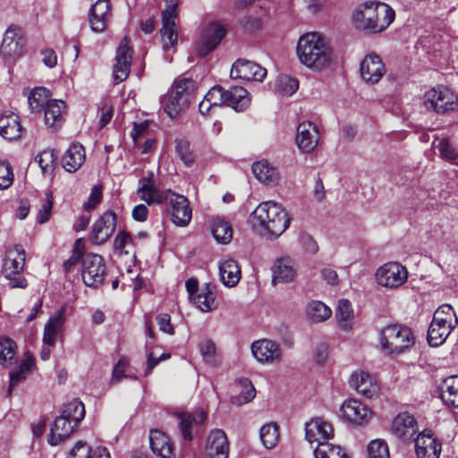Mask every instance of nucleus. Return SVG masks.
Segmentation results:
<instances>
[{
	"label": "nucleus",
	"instance_id": "60",
	"mask_svg": "<svg viewBox=\"0 0 458 458\" xmlns=\"http://www.w3.org/2000/svg\"><path fill=\"white\" fill-rule=\"evenodd\" d=\"M109 19L110 18L107 16L99 15L89 11V21L91 30L96 33L103 32L106 28V24Z\"/></svg>",
	"mask_w": 458,
	"mask_h": 458
},
{
	"label": "nucleus",
	"instance_id": "3",
	"mask_svg": "<svg viewBox=\"0 0 458 458\" xmlns=\"http://www.w3.org/2000/svg\"><path fill=\"white\" fill-rule=\"evenodd\" d=\"M296 55L301 64L313 71H322L330 65L333 51L326 38L318 32H308L300 37Z\"/></svg>",
	"mask_w": 458,
	"mask_h": 458
},
{
	"label": "nucleus",
	"instance_id": "51",
	"mask_svg": "<svg viewBox=\"0 0 458 458\" xmlns=\"http://www.w3.org/2000/svg\"><path fill=\"white\" fill-rule=\"evenodd\" d=\"M276 90L284 96L293 95L299 88V81L297 79L288 75L278 76L276 82Z\"/></svg>",
	"mask_w": 458,
	"mask_h": 458
},
{
	"label": "nucleus",
	"instance_id": "61",
	"mask_svg": "<svg viewBox=\"0 0 458 458\" xmlns=\"http://www.w3.org/2000/svg\"><path fill=\"white\" fill-rule=\"evenodd\" d=\"M130 360L127 357H121L113 369V380L120 381L122 378L127 377L125 374L126 369L129 367Z\"/></svg>",
	"mask_w": 458,
	"mask_h": 458
},
{
	"label": "nucleus",
	"instance_id": "14",
	"mask_svg": "<svg viewBox=\"0 0 458 458\" xmlns=\"http://www.w3.org/2000/svg\"><path fill=\"white\" fill-rule=\"evenodd\" d=\"M250 349L255 360L261 364H278L282 360V351L272 340H256L251 344Z\"/></svg>",
	"mask_w": 458,
	"mask_h": 458
},
{
	"label": "nucleus",
	"instance_id": "9",
	"mask_svg": "<svg viewBox=\"0 0 458 458\" xmlns=\"http://www.w3.org/2000/svg\"><path fill=\"white\" fill-rule=\"evenodd\" d=\"M26 39L21 29L10 25L4 34L0 47V55L7 62H13L23 55Z\"/></svg>",
	"mask_w": 458,
	"mask_h": 458
},
{
	"label": "nucleus",
	"instance_id": "21",
	"mask_svg": "<svg viewBox=\"0 0 458 458\" xmlns=\"http://www.w3.org/2000/svg\"><path fill=\"white\" fill-rule=\"evenodd\" d=\"M360 75L369 84L377 83L386 72L385 64L376 54H369L360 63Z\"/></svg>",
	"mask_w": 458,
	"mask_h": 458
},
{
	"label": "nucleus",
	"instance_id": "55",
	"mask_svg": "<svg viewBox=\"0 0 458 458\" xmlns=\"http://www.w3.org/2000/svg\"><path fill=\"white\" fill-rule=\"evenodd\" d=\"M442 158L447 161H454L458 157V150L449 142L447 139H442L436 147Z\"/></svg>",
	"mask_w": 458,
	"mask_h": 458
},
{
	"label": "nucleus",
	"instance_id": "32",
	"mask_svg": "<svg viewBox=\"0 0 458 458\" xmlns=\"http://www.w3.org/2000/svg\"><path fill=\"white\" fill-rule=\"evenodd\" d=\"M85 161V150L81 144L72 143L62 158L63 167L69 173L76 172Z\"/></svg>",
	"mask_w": 458,
	"mask_h": 458
},
{
	"label": "nucleus",
	"instance_id": "44",
	"mask_svg": "<svg viewBox=\"0 0 458 458\" xmlns=\"http://www.w3.org/2000/svg\"><path fill=\"white\" fill-rule=\"evenodd\" d=\"M17 344L9 337H0V365L10 367L16 361Z\"/></svg>",
	"mask_w": 458,
	"mask_h": 458
},
{
	"label": "nucleus",
	"instance_id": "16",
	"mask_svg": "<svg viewBox=\"0 0 458 458\" xmlns=\"http://www.w3.org/2000/svg\"><path fill=\"white\" fill-rule=\"evenodd\" d=\"M206 419L207 412L202 409H199L193 413H178V428L182 438L188 442L191 441L198 428L203 425Z\"/></svg>",
	"mask_w": 458,
	"mask_h": 458
},
{
	"label": "nucleus",
	"instance_id": "58",
	"mask_svg": "<svg viewBox=\"0 0 458 458\" xmlns=\"http://www.w3.org/2000/svg\"><path fill=\"white\" fill-rule=\"evenodd\" d=\"M133 244V239L131 235L126 231H121L115 237L114 249L120 254H129V250L126 247Z\"/></svg>",
	"mask_w": 458,
	"mask_h": 458
},
{
	"label": "nucleus",
	"instance_id": "36",
	"mask_svg": "<svg viewBox=\"0 0 458 458\" xmlns=\"http://www.w3.org/2000/svg\"><path fill=\"white\" fill-rule=\"evenodd\" d=\"M65 107L64 102L52 99L47 103L45 110V123L48 128L57 129L63 122V111Z\"/></svg>",
	"mask_w": 458,
	"mask_h": 458
},
{
	"label": "nucleus",
	"instance_id": "49",
	"mask_svg": "<svg viewBox=\"0 0 458 458\" xmlns=\"http://www.w3.org/2000/svg\"><path fill=\"white\" fill-rule=\"evenodd\" d=\"M260 440L267 449L276 446L279 439V433L276 424L267 423L260 428Z\"/></svg>",
	"mask_w": 458,
	"mask_h": 458
},
{
	"label": "nucleus",
	"instance_id": "47",
	"mask_svg": "<svg viewBox=\"0 0 458 458\" xmlns=\"http://www.w3.org/2000/svg\"><path fill=\"white\" fill-rule=\"evenodd\" d=\"M56 156L54 149L47 148L39 152L35 161L38 164L41 168L42 174L46 176H51L55 170Z\"/></svg>",
	"mask_w": 458,
	"mask_h": 458
},
{
	"label": "nucleus",
	"instance_id": "27",
	"mask_svg": "<svg viewBox=\"0 0 458 458\" xmlns=\"http://www.w3.org/2000/svg\"><path fill=\"white\" fill-rule=\"evenodd\" d=\"M272 284H286L293 282L297 276V265L289 257L277 259L272 268Z\"/></svg>",
	"mask_w": 458,
	"mask_h": 458
},
{
	"label": "nucleus",
	"instance_id": "62",
	"mask_svg": "<svg viewBox=\"0 0 458 458\" xmlns=\"http://www.w3.org/2000/svg\"><path fill=\"white\" fill-rule=\"evenodd\" d=\"M242 385L244 390L241 393L240 396L238 397V403L240 404L249 403L256 395V390L250 381H249L248 379H244L242 381Z\"/></svg>",
	"mask_w": 458,
	"mask_h": 458
},
{
	"label": "nucleus",
	"instance_id": "59",
	"mask_svg": "<svg viewBox=\"0 0 458 458\" xmlns=\"http://www.w3.org/2000/svg\"><path fill=\"white\" fill-rule=\"evenodd\" d=\"M207 101H209L215 107L225 104V90L222 86H214L205 96Z\"/></svg>",
	"mask_w": 458,
	"mask_h": 458
},
{
	"label": "nucleus",
	"instance_id": "28",
	"mask_svg": "<svg viewBox=\"0 0 458 458\" xmlns=\"http://www.w3.org/2000/svg\"><path fill=\"white\" fill-rule=\"evenodd\" d=\"M437 391L446 407L458 408V375L443 378L437 386Z\"/></svg>",
	"mask_w": 458,
	"mask_h": 458
},
{
	"label": "nucleus",
	"instance_id": "34",
	"mask_svg": "<svg viewBox=\"0 0 458 458\" xmlns=\"http://www.w3.org/2000/svg\"><path fill=\"white\" fill-rule=\"evenodd\" d=\"M455 327V326L440 323L439 321L432 318L427 336L429 345L437 347L443 344Z\"/></svg>",
	"mask_w": 458,
	"mask_h": 458
},
{
	"label": "nucleus",
	"instance_id": "53",
	"mask_svg": "<svg viewBox=\"0 0 458 458\" xmlns=\"http://www.w3.org/2000/svg\"><path fill=\"white\" fill-rule=\"evenodd\" d=\"M176 153L181 160L187 165L191 166L194 162V157L190 148V143L186 139L176 140Z\"/></svg>",
	"mask_w": 458,
	"mask_h": 458
},
{
	"label": "nucleus",
	"instance_id": "31",
	"mask_svg": "<svg viewBox=\"0 0 458 458\" xmlns=\"http://www.w3.org/2000/svg\"><path fill=\"white\" fill-rule=\"evenodd\" d=\"M252 173L259 182L267 186L276 185L280 179L277 168L267 160L255 162L252 165Z\"/></svg>",
	"mask_w": 458,
	"mask_h": 458
},
{
	"label": "nucleus",
	"instance_id": "11",
	"mask_svg": "<svg viewBox=\"0 0 458 458\" xmlns=\"http://www.w3.org/2000/svg\"><path fill=\"white\" fill-rule=\"evenodd\" d=\"M82 280L87 286L98 288L106 276V264L100 255L87 253L82 258Z\"/></svg>",
	"mask_w": 458,
	"mask_h": 458
},
{
	"label": "nucleus",
	"instance_id": "25",
	"mask_svg": "<svg viewBox=\"0 0 458 458\" xmlns=\"http://www.w3.org/2000/svg\"><path fill=\"white\" fill-rule=\"evenodd\" d=\"M296 144L298 148L306 153H310L318 143V130L310 122L301 123L297 127Z\"/></svg>",
	"mask_w": 458,
	"mask_h": 458
},
{
	"label": "nucleus",
	"instance_id": "29",
	"mask_svg": "<svg viewBox=\"0 0 458 458\" xmlns=\"http://www.w3.org/2000/svg\"><path fill=\"white\" fill-rule=\"evenodd\" d=\"M77 424L65 418L63 414L58 416L50 429L48 443L51 445H56L67 438L75 429Z\"/></svg>",
	"mask_w": 458,
	"mask_h": 458
},
{
	"label": "nucleus",
	"instance_id": "8",
	"mask_svg": "<svg viewBox=\"0 0 458 458\" xmlns=\"http://www.w3.org/2000/svg\"><path fill=\"white\" fill-rule=\"evenodd\" d=\"M226 35L225 27L218 21H210L201 30L196 41V52L199 56L205 57L213 52Z\"/></svg>",
	"mask_w": 458,
	"mask_h": 458
},
{
	"label": "nucleus",
	"instance_id": "38",
	"mask_svg": "<svg viewBox=\"0 0 458 458\" xmlns=\"http://www.w3.org/2000/svg\"><path fill=\"white\" fill-rule=\"evenodd\" d=\"M335 317L342 330L350 331L352 328L354 314L352 303L348 300L341 299L338 301Z\"/></svg>",
	"mask_w": 458,
	"mask_h": 458
},
{
	"label": "nucleus",
	"instance_id": "26",
	"mask_svg": "<svg viewBox=\"0 0 458 458\" xmlns=\"http://www.w3.org/2000/svg\"><path fill=\"white\" fill-rule=\"evenodd\" d=\"M350 385L366 398H372L379 392L377 381L368 372L363 370L356 371L352 374Z\"/></svg>",
	"mask_w": 458,
	"mask_h": 458
},
{
	"label": "nucleus",
	"instance_id": "6",
	"mask_svg": "<svg viewBox=\"0 0 458 458\" xmlns=\"http://www.w3.org/2000/svg\"><path fill=\"white\" fill-rule=\"evenodd\" d=\"M24 265L25 250L21 245L15 244L6 251L2 267L3 275L13 288L27 287V280L21 275Z\"/></svg>",
	"mask_w": 458,
	"mask_h": 458
},
{
	"label": "nucleus",
	"instance_id": "48",
	"mask_svg": "<svg viewBox=\"0 0 458 458\" xmlns=\"http://www.w3.org/2000/svg\"><path fill=\"white\" fill-rule=\"evenodd\" d=\"M48 98V90L46 88H35L28 98V103L32 111L38 112L50 101Z\"/></svg>",
	"mask_w": 458,
	"mask_h": 458
},
{
	"label": "nucleus",
	"instance_id": "35",
	"mask_svg": "<svg viewBox=\"0 0 458 458\" xmlns=\"http://www.w3.org/2000/svg\"><path fill=\"white\" fill-rule=\"evenodd\" d=\"M250 103L249 92L242 87H231L225 90V105L235 111H242Z\"/></svg>",
	"mask_w": 458,
	"mask_h": 458
},
{
	"label": "nucleus",
	"instance_id": "45",
	"mask_svg": "<svg viewBox=\"0 0 458 458\" xmlns=\"http://www.w3.org/2000/svg\"><path fill=\"white\" fill-rule=\"evenodd\" d=\"M61 414L78 425L85 416L84 404L78 398H74L64 405Z\"/></svg>",
	"mask_w": 458,
	"mask_h": 458
},
{
	"label": "nucleus",
	"instance_id": "37",
	"mask_svg": "<svg viewBox=\"0 0 458 458\" xmlns=\"http://www.w3.org/2000/svg\"><path fill=\"white\" fill-rule=\"evenodd\" d=\"M21 125L18 116L14 114L0 116V135L8 140H13L21 137Z\"/></svg>",
	"mask_w": 458,
	"mask_h": 458
},
{
	"label": "nucleus",
	"instance_id": "56",
	"mask_svg": "<svg viewBox=\"0 0 458 458\" xmlns=\"http://www.w3.org/2000/svg\"><path fill=\"white\" fill-rule=\"evenodd\" d=\"M13 182V168L6 160H0V190L7 189Z\"/></svg>",
	"mask_w": 458,
	"mask_h": 458
},
{
	"label": "nucleus",
	"instance_id": "30",
	"mask_svg": "<svg viewBox=\"0 0 458 458\" xmlns=\"http://www.w3.org/2000/svg\"><path fill=\"white\" fill-rule=\"evenodd\" d=\"M150 447L154 454L161 458H174V446L169 437L164 432L154 429L149 435Z\"/></svg>",
	"mask_w": 458,
	"mask_h": 458
},
{
	"label": "nucleus",
	"instance_id": "5",
	"mask_svg": "<svg viewBox=\"0 0 458 458\" xmlns=\"http://www.w3.org/2000/svg\"><path fill=\"white\" fill-rule=\"evenodd\" d=\"M193 89L194 81L191 79L183 78L174 81L173 87L162 100L164 111L170 118L176 117L189 106Z\"/></svg>",
	"mask_w": 458,
	"mask_h": 458
},
{
	"label": "nucleus",
	"instance_id": "63",
	"mask_svg": "<svg viewBox=\"0 0 458 458\" xmlns=\"http://www.w3.org/2000/svg\"><path fill=\"white\" fill-rule=\"evenodd\" d=\"M199 350L205 360L208 361L216 354V344L211 340H204L199 344Z\"/></svg>",
	"mask_w": 458,
	"mask_h": 458
},
{
	"label": "nucleus",
	"instance_id": "39",
	"mask_svg": "<svg viewBox=\"0 0 458 458\" xmlns=\"http://www.w3.org/2000/svg\"><path fill=\"white\" fill-rule=\"evenodd\" d=\"M163 42V49L168 51L174 48L178 40V33L175 24V18L162 17V28L160 30Z\"/></svg>",
	"mask_w": 458,
	"mask_h": 458
},
{
	"label": "nucleus",
	"instance_id": "19",
	"mask_svg": "<svg viewBox=\"0 0 458 458\" xmlns=\"http://www.w3.org/2000/svg\"><path fill=\"white\" fill-rule=\"evenodd\" d=\"M414 441L417 458H439L441 443L430 430L419 433Z\"/></svg>",
	"mask_w": 458,
	"mask_h": 458
},
{
	"label": "nucleus",
	"instance_id": "50",
	"mask_svg": "<svg viewBox=\"0 0 458 458\" xmlns=\"http://www.w3.org/2000/svg\"><path fill=\"white\" fill-rule=\"evenodd\" d=\"M433 318L440 323H445L455 327L458 325V318L450 304H443L439 306L434 312Z\"/></svg>",
	"mask_w": 458,
	"mask_h": 458
},
{
	"label": "nucleus",
	"instance_id": "24",
	"mask_svg": "<svg viewBox=\"0 0 458 458\" xmlns=\"http://www.w3.org/2000/svg\"><path fill=\"white\" fill-rule=\"evenodd\" d=\"M305 437L310 444L327 443V440L333 437V428L322 418H315L306 423Z\"/></svg>",
	"mask_w": 458,
	"mask_h": 458
},
{
	"label": "nucleus",
	"instance_id": "1",
	"mask_svg": "<svg viewBox=\"0 0 458 458\" xmlns=\"http://www.w3.org/2000/svg\"><path fill=\"white\" fill-rule=\"evenodd\" d=\"M395 18L394 10L386 3L368 0L358 4L352 12L353 27L365 34L385 31Z\"/></svg>",
	"mask_w": 458,
	"mask_h": 458
},
{
	"label": "nucleus",
	"instance_id": "15",
	"mask_svg": "<svg viewBox=\"0 0 458 458\" xmlns=\"http://www.w3.org/2000/svg\"><path fill=\"white\" fill-rule=\"evenodd\" d=\"M418 431V422L414 416L407 411L397 414L391 425V433L402 442L414 440Z\"/></svg>",
	"mask_w": 458,
	"mask_h": 458
},
{
	"label": "nucleus",
	"instance_id": "23",
	"mask_svg": "<svg viewBox=\"0 0 458 458\" xmlns=\"http://www.w3.org/2000/svg\"><path fill=\"white\" fill-rule=\"evenodd\" d=\"M116 225L115 214L108 210L105 212L93 225L92 241L94 243L102 244L113 234Z\"/></svg>",
	"mask_w": 458,
	"mask_h": 458
},
{
	"label": "nucleus",
	"instance_id": "22",
	"mask_svg": "<svg viewBox=\"0 0 458 458\" xmlns=\"http://www.w3.org/2000/svg\"><path fill=\"white\" fill-rule=\"evenodd\" d=\"M229 444L225 433L222 429H212L206 442L208 458H228Z\"/></svg>",
	"mask_w": 458,
	"mask_h": 458
},
{
	"label": "nucleus",
	"instance_id": "12",
	"mask_svg": "<svg viewBox=\"0 0 458 458\" xmlns=\"http://www.w3.org/2000/svg\"><path fill=\"white\" fill-rule=\"evenodd\" d=\"M408 279L407 268L397 262H388L381 266L376 272V280L381 286L396 289Z\"/></svg>",
	"mask_w": 458,
	"mask_h": 458
},
{
	"label": "nucleus",
	"instance_id": "42",
	"mask_svg": "<svg viewBox=\"0 0 458 458\" xmlns=\"http://www.w3.org/2000/svg\"><path fill=\"white\" fill-rule=\"evenodd\" d=\"M215 300V293L210 289L209 284H205L199 290V293H197L191 301L201 311L208 312L216 308Z\"/></svg>",
	"mask_w": 458,
	"mask_h": 458
},
{
	"label": "nucleus",
	"instance_id": "52",
	"mask_svg": "<svg viewBox=\"0 0 458 458\" xmlns=\"http://www.w3.org/2000/svg\"><path fill=\"white\" fill-rule=\"evenodd\" d=\"M369 458H390L388 445L382 439H375L368 445Z\"/></svg>",
	"mask_w": 458,
	"mask_h": 458
},
{
	"label": "nucleus",
	"instance_id": "10",
	"mask_svg": "<svg viewBox=\"0 0 458 458\" xmlns=\"http://www.w3.org/2000/svg\"><path fill=\"white\" fill-rule=\"evenodd\" d=\"M167 199L165 202L168 205L167 213L171 221L178 226L187 225L192 216V211L186 197L177 194L171 190L166 191Z\"/></svg>",
	"mask_w": 458,
	"mask_h": 458
},
{
	"label": "nucleus",
	"instance_id": "64",
	"mask_svg": "<svg viewBox=\"0 0 458 458\" xmlns=\"http://www.w3.org/2000/svg\"><path fill=\"white\" fill-rule=\"evenodd\" d=\"M92 13L99 15L111 17V5L110 0H98L90 8Z\"/></svg>",
	"mask_w": 458,
	"mask_h": 458
},
{
	"label": "nucleus",
	"instance_id": "46",
	"mask_svg": "<svg viewBox=\"0 0 458 458\" xmlns=\"http://www.w3.org/2000/svg\"><path fill=\"white\" fill-rule=\"evenodd\" d=\"M315 458H350L340 446L330 443L318 444L314 450Z\"/></svg>",
	"mask_w": 458,
	"mask_h": 458
},
{
	"label": "nucleus",
	"instance_id": "40",
	"mask_svg": "<svg viewBox=\"0 0 458 458\" xmlns=\"http://www.w3.org/2000/svg\"><path fill=\"white\" fill-rule=\"evenodd\" d=\"M70 458H111L106 447L98 446L91 449L89 445L82 441L76 443L71 450Z\"/></svg>",
	"mask_w": 458,
	"mask_h": 458
},
{
	"label": "nucleus",
	"instance_id": "13",
	"mask_svg": "<svg viewBox=\"0 0 458 458\" xmlns=\"http://www.w3.org/2000/svg\"><path fill=\"white\" fill-rule=\"evenodd\" d=\"M131 53L129 38L124 37L117 47L113 66V79L115 84L123 81L129 76L131 66Z\"/></svg>",
	"mask_w": 458,
	"mask_h": 458
},
{
	"label": "nucleus",
	"instance_id": "54",
	"mask_svg": "<svg viewBox=\"0 0 458 458\" xmlns=\"http://www.w3.org/2000/svg\"><path fill=\"white\" fill-rule=\"evenodd\" d=\"M66 318V306H62L55 313L52 314L45 327L61 332Z\"/></svg>",
	"mask_w": 458,
	"mask_h": 458
},
{
	"label": "nucleus",
	"instance_id": "7",
	"mask_svg": "<svg viewBox=\"0 0 458 458\" xmlns=\"http://www.w3.org/2000/svg\"><path fill=\"white\" fill-rule=\"evenodd\" d=\"M458 98L448 88L438 87L426 91L423 98V106L427 110H433L437 114H445L454 111L457 106Z\"/></svg>",
	"mask_w": 458,
	"mask_h": 458
},
{
	"label": "nucleus",
	"instance_id": "2",
	"mask_svg": "<svg viewBox=\"0 0 458 458\" xmlns=\"http://www.w3.org/2000/svg\"><path fill=\"white\" fill-rule=\"evenodd\" d=\"M252 227L262 236L277 238L289 226L287 212L276 202H261L250 216Z\"/></svg>",
	"mask_w": 458,
	"mask_h": 458
},
{
	"label": "nucleus",
	"instance_id": "4",
	"mask_svg": "<svg viewBox=\"0 0 458 458\" xmlns=\"http://www.w3.org/2000/svg\"><path fill=\"white\" fill-rule=\"evenodd\" d=\"M415 344L411 330L397 324L387 325L380 331V345L384 352L397 356L410 350Z\"/></svg>",
	"mask_w": 458,
	"mask_h": 458
},
{
	"label": "nucleus",
	"instance_id": "43",
	"mask_svg": "<svg viewBox=\"0 0 458 458\" xmlns=\"http://www.w3.org/2000/svg\"><path fill=\"white\" fill-rule=\"evenodd\" d=\"M307 317L313 323H321L331 317V309L320 301H311L307 306Z\"/></svg>",
	"mask_w": 458,
	"mask_h": 458
},
{
	"label": "nucleus",
	"instance_id": "17",
	"mask_svg": "<svg viewBox=\"0 0 458 458\" xmlns=\"http://www.w3.org/2000/svg\"><path fill=\"white\" fill-rule=\"evenodd\" d=\"M230 74L232 78H239L249 81H262L267 75V70L257 63L238 59L233 64Z\"/></svg>",
	"mask_w": 458,
	"mask_h": 458
},
{
	"label": "nucleus",
	"instance_id": "33",
	"mask_svg": "<svg viewBox=\"0 0 458 458\" xmlns=\"http://www.w3.org/2000/svg\"><path fill=\"white\" fill-rule=\"evenodd\" d=\"M219 275L225 286L233 287L239 283L242 272L236 260L226 259L219 263Z\"/></svg>",
	"mask_w": 458,
	"mask_h": 458
},
{
	"label": "nucleus",
	"instance_id": "41",
	"mask_svg": "<svg viewBox=\"0 0 458 458\" xmlns=\"http://www.w3.org/2000/svg\"><path fill=\"white\" fill-rule=\"evenodd\" d=\"M212 234L217 242L226 244L233 238V229L229 222L217 216L212 221Z\"/></svg>",
	"mask_w": 458,
	"mask_h": 458
},
{
	"label": "nucleus",
	"instance_id": "18",
	"mask_svg": "<svg viewBox=\"0 0 458 458\" xmlns=\"http://www.w3.org/2000/svg\"><path fill=\"white\" fill-rule=\"evenodd\" d=\"M138 194L140 199L148 205L163 204L167 199L166 191H161L157 187L153 172H149L147 176L140 179Z\"/></svg>",
	"mask_w": 458,
	"mask_h": 458
},
{
	"label": "nucleus",
	"instance_id": "57",
	"mask_svg": "<svg viewBox=\"0 0 458 458\" xmlns=\"http://www.w3.org/2000/svg\"><path fill=\"white\" fill-rule=\"evenodd\" d=\"M53 208V196L51 192H47L46 199L38 209L37 215V222L38 224H44L50 218Z\"/></svg>",
	"mask_w": 458,
	"mask_h": 458
},
{
	"label": "nucleus",
	"instance_id": "20",
	"mask_svg": "<svg viewBox=\"0 0 458 458\" xmlns=\"http://www.w3.org/2000/svg\"><path fill=\"white\" fill-rule=\"evenodd\" d=\"M341 411L346 420L357 425L367 423L372 415L369 408L356 399L345 401L342 404Z\"/></svg>",
	"mask_w": 458,
	"mask_h": 458
}]
</instances>
